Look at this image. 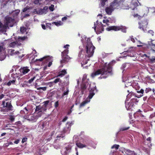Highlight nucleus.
<instances>
[{
	"label": "nucleus",
	"instance_id": "obj_61",
	"mask_svg": "<svg viewBox=\"0 0 155 155\" xmlns=\"http://www.w3.org/2000/svg\"><path fill=\"white\" fill-rule=\"evenodd\" d=\"M152 10H153L154 11H152V12L154 14H155V8H150Z\"/></svg>",
	"mask_w": 155,
	"mask_h": 155
},
{
	"label": "nucleus",
	"instance_id": "obj_55",
	"mask_svg": "<svg viewBox=\"0 0 155 155\" xmlns=\"http://www.w3.org/2000/svg\"><path fill=\"white\" fill-rule=\"evenodd\" d=\"M27 140V138L25 137V138H23L22 139V143H24Z\"/></svg>",
	"mask_w": 155,
	"mask_h": 155
},
{
	"label": "nucleus",
	"instance_id": "obj_56",
	"mask_svg": "<svg viewBox=\"0 0 155 155\" xmlns=\"http://www.w3.org/2000/svg\"><path fill=\"white\" fill-rule=\"evenodd\" d=\"M148 33L151 34L152 36H153V32L151 30H149L148 31Z\"/></svg>",
	"mask_w": 155,
	"mask_h": 155
},
{
	"label": "nucleus",
	"instance_id": "obj_47",
	"mask_svg": "<svg viewBox=\"0 0 155 155\" xmlns=\"http://www.w3.org/2000/svg\"><path fill=\"white\" fill-rule=\"evenodd\" d=\"M54 6L53 5H51L49 7V9L51 11H53L54 10Z\"/></svg>",
	"mask_w": 155,
	"mask_h": 155
},
{
	"label": "nucleus",
	"instance_id": "obj_8",
	"mask_svg": "<svg viewBox=\"0 0 155 155\" xmlns=\"http://www.w3.org/2000/svg\"><path fill=\"white\" fill-rule=\"evenodd\" d=\"M27 38L26 37H18L17 41H16L12 42L10 40L5 41V42H8V46L10 47L14 48L16 47L20 46L22 48V44L21 42V41Z\"/></svg>",
	"mask_w": 155,
	"mask_h": 155
},
{
	"label": "nucleus",
	"instance_id": "obj_18",
	"mask_svg": "<svg viewBox=\"0 0 155 155\" xmlns=\"http://www.w3.org/2000/svg\"><path fill=\"white\" fill-rule=\"evenodd\" d=\"M87 75L86 74H84L83 75V78L82 79V83L81 85V88L82 90L85 89L87 87V85H88V79H87Z\"/></svg>",
	"mask_w": 155,
	"mask_h": 155
},
{
	"label": "nucleus",
	"instance_id": "obj_52",
	"mask_svg": "<svg viewBox=\"0 0 155 155\" xmlns=\"http://www.w3.org/2000/svg\"><path fill=\"white\" fill-rule=\"evenodd\" d=\"M138 42L139 43V44H140V45H137V47H141L143 46V43L141 42L140 41H138Z\"/></svg>",
	"mask_w": 155,
	"mask_h": 155
},
{
	"label": "nucleus",
	"instance_id": "obj_14",
	"mask_svg": "<svg viewBox=\"0 0 155 155\" xmlns=\"http://www.w3.org/2000/svg\"><path fill=\"white\" fill-rule=\"evenodd\" d=\"M48 9V7L46 6L44 7L43 8L35 9L33 11V12L39 15L45 14L47 12Z\"/></svg>",
	"mask_w": 155,
	"mask_h": 155
},
{
	"label": "nucleus",
	"instance_id": "obj_3",
	"mask_svg": "<svg viewBox=\"0 0 155 155\" xmlns=\"http://www.w3.org/2000/svg\"><path fill=\"white\" fill-rule=\"evenodd\" d=\"M49 103V101H46L44 102V104L42 106L39 105L36 106L35 111L36 112H38V113L34 114H30L27 116V119L30 121H35L39 117L41 116L42 112L47 110V107Z\"/></svg>",
	"mask_w": 155,
	"mask_h": 155
},
{
	"label": "nucleus",
	"instance_id": "obj_34",
	"mask_svg": "<svg viewBox=\"0 0 155 155\" xmlns=\"http://www.w3.org/2000/svg\"><path fill=\"white\" fill-rule=\"evenodd\" d=\"M28 111L29 109L27 108V107H25L24 108L23 110H21V111L20 113L21 114H22L24 112L25 114H27Z\"/></svg>",
	"mask_w": 155,
	"mask_h": 155
},
{
	"label": "nucleus",
	"instance_id": "obj_23",
	"mask_svg": "<svg viewBox=\"0 0 155 155\" xmlns=\"http://www.w3.org/2000/svg\"><path fill=\"white\" fill-rule=\"evenodd\" d=\"M5 101H3L2 102V105H3L4 108L5 109L7 108L6 111H8V110H12V106L10 102H7L5 105Z\"/></svg>",
	"mask_w": 155,
	"mask_h": 155
},
{
	"label": "nucleus",
	"instance_id": "obj_32",
	"mask_svg": "<svg viewBox=\"0 0 155 155\" xmlns=\"http://www.w3.org/2000/svg\"><path fill=\"white\" fill-rule=\"evenodd\" d=\"M67 73L66 71L65 70H63L58 75V76L62 77Z\"/></svg>",
	"mask_w": 155,
	"mask_h": 155
},
{
	"label": "nucleus",
	"instance_id": "obj_36",
	"mask_svg": "<svg viewBox=\"0 0 155 155\" xmlns=\"http://www.w3.org/2000/svg\"><path fill=\"white\" fill-rule=\"evenodd\" d=\"M107 1V0H101V6L103 7L105 4V3Z\"/></svg>",
	"mask_w": 155,
	"mask_h": 155
},
{
	"label": "nucleus",
	"instance_id": "obj_28",
	"mask_svg": "<svg viewBox=\"0 0 155 155\" xmlns=\"http://www.w3.org/2000/svg\"><path fill=\"white\" fill-rule=\"evenodd\" d=\"M5 43V42L0 44V52H2V53L4 54L5 52V48L4 47V44Z\"/></svg>",
	"mask_w": 155,
	"mask_h": 155
},
{
	"label": "nucleus",
	"instance_id": "obj_17",
	"mask_svg": "<svg viewBox=\"0 0 155 155\" xmlns=\"http://www.w3.org/2000/svg\"><path fill=\"white\" fill-rule=\"evenodd\" d=\"M53 60V58L52 57H50L49 56H46L42 58L37 59L36 61L38 60L40 61H46L47 62H49L48 66L50 67L52 64V61Z\"/></svg>",
	"mask_w": 155,
	"mask_h": 155
},
{
	"label": "nucleus",
	"instance_id": "obj_44",
	"mask_svg": "<svg viewBox=\"0 0 155 155\" xmlns=\"http://www.w3.org/2000/svg\"><path fill=\"white\" fill-rule=\"evenodd\" d=\"M35 77H34L32 78H31V79H30L28 81V83L29 84H31V83L35 79Z\"/></svg>",
	"mask_w": 155,
	"mask_h": 155
},
{
	"label": "nucleus",
	"instance_id": "obj_49",
	"mask_svg": "<svg viewBox=\"0 0 155 155\" xmlns=\"http://www.w3.org/2000/svg\"><path fill=\"white\" fill-rule=\"evenodd\" d=\"M59 82H61V81L59 78H57L55 79L53 82L54 83H57Z\"/></svg>",
	"mask_w": 155,
	"mask_h": 155
},
{
	"label": "nucleus",
	"instance_id": "obj_53",
	"mask_svg": "<svg viewBox=\"0 0 155 155\" xmlns=\"http://www.w3.org/2000/svg\"><path fill=\"white\" fill-rule=\"evenodd\" d=\"M9 119L12 122L13 121H14L15 118L14 117L11 116L9 118Z\"/></svg>",
	"mask_w": 155,
	"mask_h": 155
},
{
	"label": "nucleus",
	"instance_id": "obj_25",
	"mask_svg": "<svg viewBox=\"0 0 155 155\" xmlns=\"http://www.w3.org/2000/svg\"><path fill=\"white\" fill-rule=\"evenodd\" d=\"M22 49L20 50V51H15V50L13 49L10 50L9 51V54L12 56L18 55L20 53H22Z\"/></svg>",
	"mask_w": 155,
	"mask_h": 155
},
{
	"label": "nucleus",
	"instance_id": "obj_9",
	"mask_svg": "<svg viewBox=\"0 0 155 155\" xmlns=\"http://www.w3.org/2000/svg\"><path fill=\"white\" fill-rule=\"evenodd\" d=\"M70 46L69 45H66L64 46V48L65 49L61 53L62 60L60 61L61 64L68 61L71 58L67 55L68 53V50L69 47Z\"/></svg>",
	"mask_w": 155,
	"mask_h": 155
},
{
	"label": "nucleus",
	"instance_id": "obj_29",
	"mask_svg": "<svg viewBox=\"0 0 155 155\" xmlns=\"http://www.w3.org/2000/svg\"><path fill=\"white\" fill-rule=\"evenodd\" d=\"M20 11L19 10H16L15 11H13L11 13V14L13 15L14 17L17 16L19 13Z\"/></svg>",
	"mask_w": 155,
	"mask_h": 155
},
{
	"label": "nucleus",
	"instance_id": "obj_51",
	"mask_svg": "<svg viewBox=\"0 0 155 155\" xmlns=\"http://www.w3.org/2000/svg\"><path fill=\"white\" fill-rule=\"evenodd\" d=\"M151 91V89L150 88H147L145 90V92L146 93H147Z\"/></svg>",
	"mask_w": 155,
	"mask_h": 155
},
{
	"label": "nucleus",
	"instance_id": "obj_7",
	"mask_svg": "<svg viewBox=\"0 0 155 155\" xmlns=\"http://www.w3.org/2000/svg\"><path fill=\"white\" fill-rule=\"evenodd\" d=\"M125 81V83H128L127 86V85L126 84H125V87H127L128 86L132 85L133 87L136 91L137 92L140 94L139 95H137L136 96L138 98H140L143 96L144 90L142 89H140V86L137 82H134L131 83V82H129L127 81V80H126Z\"/></svg>",
	"mask_w": 155,
	"mask_h": 155
},
{
	"label": "nucleus",
	"instance_id": "obj_13",
	"mask_svg": "<svg viewBox=\"0 0 155 155\" xmlns=\"http://www.w3.org/2000/svg\"><path fill=\"white\" fill-rule=\"evenodd\" d=\"M91 141L90 140L85 139L82 141L83 143H77L76 145L78 147L82 148L84 147H86L88 145L92 146L91 143Z\"/></svg>",
	"mask_w": 155,
	"mask_h": 155
},
{
	"label": "nucleus",
	"instance_id": "obj_2",
	"mask_svg": "<svg viewBox=\"0 0 155 155\" xmlns=\"http://www.w3.org/2000/svg\"><path fill=\"white\" fill-rule=\"evenodd\" d=\"M113 61L107 64L105 63L103 66V68L97 71H94L92 73L91 76L92 78H94L95 76L101 74L100 77V78H105L109 75H111L112 74V66Z\"/></svg>",
	"mask_w": 155,
	"mask_h": 155
},
{
	"label": "nucleus",
	"instance_id": "obj_5",
	"mask_svg": "<svg viewBox=\"0 0 155 155\" xmlns=\"http://www.w3.org/2000/svg\"><path fill=\"white\" fill-rule=\"evenodd\" d=\"M89 90H90V93L88 98L82 102L80 106V107L84 106L90 102V99L95 94V93L97 92L96 85L94 83H91L89 85Z\"/></svg>",
	"mask_w": 155,
	"mask_h": 155
},
{
	"label": "nucleus",
	"instance_id": "obj_43",
	"mask_svg": "<svg viewBox=\"0 0 155 155\" xmlns=\"http://www.w3.org/2000/svg\"><path fill=\"white\" fill-rule=\"evenodd\" d=\"M65 136V135L64 134H58L57 135V139H58V138H63Z\"/></svg>",
	"mask_w": 155,
	"mask_h": 155
},
{
	"label": "nucleus",
	"instance_id": "obj_22",
	"mask_svg": "<svg viewBox=\"0 0 155 155\" xmlns=\"http://www.w3.org/2000/svg\"><path fill=\"white\" fill-rule=\"evenodd\" d=\"M138 2L140 5V3L139 2V0H132L130 5V8H131L132 10H134L135 8L138 6Z\"/></svg>",
	"mask_w": 155,
	"mask_h": 155
},
{
	"label": "nucleus",
	"instance_id": "obj_42",
	"mask_svg": "<svg viewBox=\"0 0 155 155\" xmlns=\"http://www.w3.org/2000/svg\"><path fill=\"white\" fill-rule=\"evenodd\" d=\"M69 92V90L67 88L66 89V91H64V93L63 94V96H64L65 95H67L68 94Z\"/></svg>",
	"mask_w": 155,
	"mask_h": 155
},
{
	"label": "nucleus",
	"instance_id": "obj_45",
	"mask_svg": "<svg viewBox=\"0 0 155 155\" xmlns=\"http://www.w3.org/2000/svg\"><path fill=\"white\" fill-rule=\"evenodd\" d=\"M36 88H37V90H42L44 91H45L46 90V88L45 87H36Z\"/></svg>",
	"mask_w": 155,
	"mask_h": 155
},
{
	"label": "nucleus",
	"instance_id": "obj_20",
	"mask_svg": "<svg viewBox=\"0 0 155 155\" xmlns=\"http://www.w3.org/2000/svg\"><path fill=\"white\" fill-rule=\"evenodd\" d=\"M147 21L146 20L141 22H139V28L140 29H141L142 28V30L144 31V32H146V31L147 30L146 28L147 27Z\"/></svg>",
	"mask_w": 155,
	"mask_h": 155
},
{
	"label": "nucleus",
	"instance_id": "obj_57",
	"mask_svg": "<svg viewBox=\"0 0 155 155\" xmlns=\"http://www.w3.org/2000/svg\"><path fill=\"white\" fill-rule=\"evenodd\" d=\"M9 81L10 82L11 84H14L15 80H10Z\"/></svg>",
	"mask_w": 155,
	"mask_h": 155
},
{
	"label": "nucleus",
	"instance_id": "obj_40",
	"mask_svg": "<svg viewBox=\"0 0 155 155\" xmlns=\"http://www.w3.org/2000/svg\"><path fill=\"white\" fill-rule=\"evenodd\" d=\"M150 45H151L153 48L155 47V40H152L151 42V44H150Z\"/></svg>",
	"mask_w": 155,
	"mask_h": 155
},
{
	"label": "nucleus",
	"instance_id": "obj_24",
	"mask_svg": "<svg viewBox=\"0 0 155 155\" xmlns=\"http://www.w3.org/2000/svg\"><path fill=\"white\" fill-rule=\"evenodd\" d=\"M115 21V18L114 17L109 18L107 19H105L103 20V22L105 23L107 25H108L109 23L114 22Z\"/></svg>",
	"mask_w": 155,
	"mask_h": 155
},
{
	"label": "nucleus",
	"instance_id": "obj_60",
	"mask_svg": "<svg viewBox=\"0 0 155 155\" xmlns=\"http://www.w3.org/2000/svg\"><path fill=\"white\" fill-rule=\"evenodd\" d=\"M39 2V0H35L34 1V3L35 4H38Z\"/></svg>",
	"mask_w": 155,
	"mask_h": 155
},
{
	"label": "nucleus",
	"instance_id": "obj_27",
	"mask_svg": "<svg viewBox=\"0 0 155 155\" xmlns=\"http://www.w3.org/2000/svg\"><path fill=\"white\" fill-rule=\"evenodd\" d=\"M70 123H67L66 125V127L64 128L63 131L64 133H69L70 130Z\"/></svg>",
	"mask_w": 155,
	"mask_h": 155
},
{
	"label": "nucleus",
	"instance_id": "obj_10",
	"mask_svg": "<svg viewBox=\"0 0 155 155\" xmlns=\"http://www.w3.org/2000/svg\"><path fill=\"white\" fill-rule=\"evenodd\" d=\"M119 4L113 2L111 3L110 5L107 7L105 8V11L107 14L111 15L112 12L116 8H118L119 6Z\"/></svg>",
	"mask_w": 155,
	"mask_h": 155
},
{
	"label": "nucleus",
	"instance_id": "obj_59",
	"mask_svg": "<svg viewBox=\"0 0 155 155\" xmlns=\"http://www.w3.org/2000/svg\"><path fill=\"white\" fill-rule=\"evenodd\" d=\"M5 95L3 94H1L0 95V100H1L4 97Z\"/></svg>",
	"mask_w": 155,
	"mask_h": 155
},
{
	"label": "nucleus",
	"instance_id": "obj_35",
	"mask_svg": "<svg viewBox=\"0 0 155 155\" xmlns=\"http://www.w3.org/2000/svg\"><path fill=\"white\" fill-rule=\"evenodd\" d=\"M124 0H114L113 2L119 4L120 5L121 3L123 2Z\"/></svg>",
	"mask_w": 155,
	"mask_h": 155
},
{
	"label": "nucleus",
	"instance_id": "obj_63",
	"mask_svg": "<svg viewBox=\"0 0 155 155\" xmlns=\"http://www.w3.org/2000/svg\"><path fill=\"white\" fill-rule=\"evenodd\" d=\"M20 140H18L14 141V143L15 144H18Z\"/></svg>",
	"mask_w": 155,
	"mask_h": 155
},
{
	"label": "nucleus",
	"instance_id": "obj_21",
	"mask_svg": "<svg viewBox=\"0 0 155 155\" xmlns=\"http://www.w3.org/2000/svg\"><path fill=\"white\" fill-rule=\"evenodd\" d=\"M149 12V8L145 6L143 7L140 12V14L142 17L146 16Z\"/></svg>",
	"mask_w": 155,
	"mask_h": 155
},
{
	"label": "nucleus",
	"instance_id": "obj_37",
	"mask_svg": "<svg viewBox=\"0 0 155 155\" xmlns=\"http://www.w3.org/2000/svg\"><path fill=\"white\" fill-rule=\"evenodd\" d=\"M26 30V28L24 27H21L20 28V31L22 33H24Z\"/></svg>",
	"mask_w": 155,
	"mask_h": 155
},
{
	"label": "nucleus",
	"instance_id": "obj_41",
	"mask_svg": "<svg viewBox=\"0 0 155 155\" xmlns=\"http://www.w3.org/2000/svg\"><path fill=\"white\" fill-rule=\"evenodd\" d=\"M110 155H121L119 154L118 152L116 151L113 152L112 153H111Z\"/></svg>",
	"mask_w": 155,
	"mask_h": 155
},
{
	"label": "nucleus",
	"instance_id": "obj_11",
	"mask_svg": "<svg viewBox=\"0 0 155 155\" xmlns=\"http://www.w3.org/2000/svg\"><path fill=\"white\" fill-rule=\"evenodd\" d=\"M131 94H128L127 96V98L126 99V101L125 102V107L127 110H130L132 109L133 106L134 105V102L136 101V99L135 98H132L131 101L129 102H127V99L130 98V96ZM135 104H136V103H135Z\"/></svg>",
	"mask_w": 155,
	"mask_h": 155
},
{
	"label": "nucleus",
	"instance_id": "obj_46",
	"mask_svg": "<svg viewBox=\"0 0 155 155\" xmlns=\"http://www.w3.org/2000/svg\"><path fill=\"white\" fill-rule=\"evenodd\" d=\"M119 146L118 145L115 144L113 145L112 147L111 148L112 149H114L115 148L116 149H117L118 148Z\"/></svg>",
	"mask_w": 155,
	"mask_h": 155
},
{
	"label": "nucleus",
	"instance_id": "obj_4",
	"mask_svg": "<svg viewBox=\"0 0 155 155\" xmlns=\"http://www.w3.org/2000/svg\"><path fill=\"white\" fill-rule=\"evenodd\" d=\"M15 23V21L14 18L9 16H6L5 18L4 24L0 22V34H5L8 26H13Z\"/></svg>",
	"mask_w": 155,
	"mask_h": 155
},
{
	"label": "nucleus",
	"instance_id": "obj_16",
	"mask_svg": "<svg viewBox=\"0 0 155 155\" xmlns=\"http://www.w3.org/2000/svg\"><path fill=\"white\" fill-rule=\"evenodd\" d=\"M72 147L71 144H69L67 145L61 151L62 155H68L69 153L71 151Z\"/></svg>",
	"mask_w": 155,
	"mask_h": 155
},
{
	"label": "nucleus",
	"instance_id": "obj_50",
	"mask_svg": "<svg viewBox=\"0 0 155 155\" xmlns=\"http://www.w3.org/2000/svg\"><path fill=\"white\" fill-rule=\"evenodd\" d=\"M129 127H122V128H120V130L121 131H124V130H127L128 129H129Z\"/></svg>",
	"mask_w": 155,
	"mask_h": 155
},
{
	"label": "nucleus",
	"instance_id": "obj_54",
	"mask_svg": "<svg viewBox=\"0 0 155 155\" xmlns=\"http://www.w3.org/2000/svg\"><path fill=\"white\" fill-rule=\"evenodd\" d=\"M59 105L58 101H56L54 104V106L56 108L58 107Z\"/></svg>",
	"mask_w": 155,
	"mask_h": 155
},
{
	"label": "nucleus",
	"instance_id": "obj_33",
	"mask_svg": "<svg viewBox=\"0 0 155 155\" xmlns=\"http://www.w3.org/2000/svg\"><path fill=\"white\" fill-rule=\"evenodd\" d=\"M129 66V64L128 63H125L123 64L121 67V68L122 69H124V70H125V68H128V66Z\"/></svg>",
	"mask_w": 155,
	"mask_h": 155
},
{
	"label": "nucleus",
	"instance_id": "obj_31",
	"mask_svg": "<svg viewBox=\"0 0 155 155\" xmlns=\"http://www.w3.org/2000/svg\"><path fill=\"white\" fill-rule=\"evenodd\" d=\"M53 24H54L57 26H59L62 25L63 23L61 21H58L57 22H53L52 23Z\"/></svg>",
	"mask_w": 155,
	"mask_h": 155
},
{
	"label": "nucleus",
	"instance_id": "obj_6",
	"mask_svg": "<svg viewBox=\"0 0 155 155\" xmlns=\"http://www.w3.org/2000/svg\"><path fill=\"white\" fill-rule=\"evenodd\" d=\"M102 18V15L101 14H99L97 17V20L96 23H94V26L93 27L95 31L97 34H100L104 31L103 27L105 25H103L102 24L101 19Z\"/></svg>",
	"mask_w": 155,
	"mask_h": 155
},
{
	"label": "nucleus",
	"instance_id": "obj_12",
	"mask_svg": "<svg viewBox=\"0 0 155 155\" xmlns=\"http://www.w3.org/2000/svg\"><path fill=\"white\" fill-rule=\"evenodd\" d=\"M106 30L108 31L111 30L117 31L121 30L122 32L125 33L126 31V28L125 26H110L106 28Z\"/></svg>",
	"mask_w": 155,
	"mask_h": 155
},
{
	"label": "nucleus",
	"instance_id": "obj_19",
	"mask_svg": "<svg viewBox=\"0 0 155 155\" xmlns=\"http://www.w3.org/2000/svg\"><path fill=\"white\" fill-rule=\"evenodd\" d=\"M122 152L125 155H137V153L134 151L125 148L122 149Z\"/></svg>",
	"mask_w": 155,
	"mask_h": 155
},
{
	"label": "nucleus",
	"instance_id": "obj_58",
	"mask_svg": "<svg viewBox=\"0 0 155 155\" xmlns=\"http://www.w3.org/2000/svg\"><path fill=\"white\" fill-rule=\"evenodd\" d=\"M68 117H67V116H66L62 120V122H65V121H66L67 119H68Z\"/></svg>",
	"mask_w": 155,
	"mask_h": 155
},
{
	"label": "nucleus",
	"instance_id": "obj_62",
	"mask_svg": "<svg viewBox=\"0 0 155 155\" xmlns=\"http://www.w3.org/2000/svg\"><path fill=\"white\" fill-rule=\"evenodd\" d=\"M78 148L77 147H75V150L76 152V154L77 155H78Z\"/></svg>",
	"mask_w": 155,
	"mask_h": 155
},
{
	"label": "nucleus",
	"instance_id": "obj_30",
	"mask_svg": "<svg viewBox=\"0 0 155 155\" xmlns=\"http://www.w3.org/2000/svg\"><path fill=\"white\" fill-rule=\"evenodd\" d=\"M120 7L122 9H129V6L128 5L125 4H123V3H122L120 5V6L118 7V8Z\"/></svg>",
	"mask_w": 155,
	"mask_h": 155
},
{
	"label": "nucleus",
	"instance_id": "obj_64",
	"mask_svg": "<svg viewBox=\"0 0 155 155\" xmlns=\"http://www.w3.org/2000/svg\"><path fill=\"white\" fill-rule=\"evenodd\" d=\"M67 17H64L62 18V21H64V20H67Z\"/></svg>",
	"mask_w": 155,
	"mask_h": 155
},
{
	"label": "nucleus",
	"instance_id": "obj_38",
	"mask_svg": "<svg viewBox=\"0 0 155 155\" xmlns=\"http://www.w3.org/2000/svg\"><path fill=\"white\" fill-rule=\"evenodd\" d=\"M149 60L151 63H155V57H153L151 58H150Z\"/></svg>",
	"mask_w": 155,
	"mask_h": 155
},
{
	"label": "nucleus",
	"instance_id": "obj_15",
	"mask_svg": "<svg viewBox=\"0 0 155 155\" xmlns=\"http://www.w3.org/2000/svg\"><path fill=\"white\" fill-rule=\"evenodd\" d=\"M30 71V69L27 67H22L18 70V72L16 73V74L18 75L17 77H18V75L21 76L25 74Z\"/></svg>",
	"mask_w": 155,
	"mask_h": 155
},
{
	"label": "nucleus",
	"instance_id": "obj_26",
	"mask_svg": "<svg viewBox=\"0 0 155 155\" xmlns=\"http://www.w3.org/2000/svg\"><path fill=\"white\" fill-rule=\"evenodd\" d=\"M136 48L135 47H132L129 48L127 50V52L132 54H128L129 56L131 57L134 56V55L135 54V50Z\"/></svg>",
	"mask_w": 155,
	"mask_h": 155
},
{
	"label": "nucleus",
	"instance_id": "obj_48",
	"mask_svg": "<svg viewBox=\"0 0 155 155\" xmlns=\"http://www.w3.org/2000/svg\"><path fill=\"white\" fill-rule=\"evenodd\" d=\"M78 137L76 135H75L73 137V141L74 142H76L78 140Z\"/></svg>",
	"mask_w": 155,
	"mask_h": 155
},
{
	"label": "nucleus",
	"instance_id": "obj_1",
	"mask_svg": "<svg viewBox=\"0 0 155 155\" xmlns=\"http://www.w3.org/2000/svg\"><path fill=\"white\" fill-rule=\"evenodd\" d=\"M81 41L83 44V46H80L79 48L81 51L79 52L78 58V61L81 62V66L84 67L83 65L87 63L90 57H91L94 52L95 48L94 46L89 38H87L85 35L82 37Z\"/></svg>",
	"mask_w": 155,
	"mask_h": 155
},
{
	"label": "nucleus",
	"instance_id": "obj_39",
	"mask_svg": "<svg viewBox=\"0 0 155 155\" xmlns=\"http://www.w3.org/2000/svg\"><path fill=\"white\" fill-rule=\"evenodd\" d=\"M133 15L134 18H137L138 19H140L142 17L141 15L140 16L137 14H134Z\"/></svg>",
	"mask_w": 155,
	"mask_h": 155
}]
</instances>
